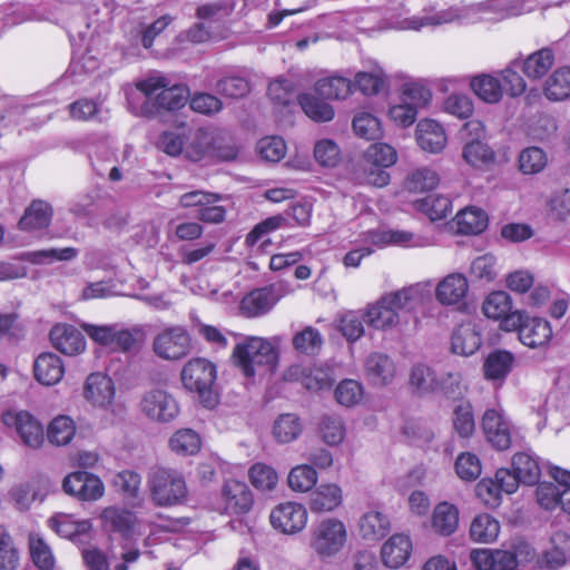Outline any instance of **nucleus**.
<instances>
[{
	"mask_svg": "<svg viewBox=\"0 0 570 570\" xmlns=\"http://www.w3.org/2000/svg\"><path fill=\"white\" fill-rule=\"evenodd\" d=\"M342 500V490L337 484H321L311 493L309 508L313 512H330L336 509Z\"/></svg>",
	"mask_w": 570,
	"mask_h": 570,
	"instance_id": "c756f323",
	"label": "nucleus"
},
{
	"mask_svg": "<svg viewBox=\"0 0 570 570\" xmlns=\"http://www.w3.org/2000/svg\"><path fill=\"white\" fill-rule=\"evenodd\" d=\"M512 309V299L504 291L491 292L482 303L483 314L491 320L499 321Z\"/></svg>",
	"mask_w": 570,
	"mask_h": 570,
	"instance_id": "de8ad7c7",
	"label": "nucleus"
},
{
	"mask_svg": "<svg viewBox=\"0 0 570 570\" xmlns=\"http://www.w3.org/2000/svg\"><path fill=\"white\" fill-rule=\"evenodd\" d=\"M168 444L169 449L177 455H195L202 448V439L191 429H180L170 436Z\"/></svg>",
	"mask_w": 570,
	"mask_h": 570,
	"instance_id": "58836bf2",
	"label": "nucleus"
},
{
	"mask_svg": "<svg viewBox=\"0 0 570 570\" xmlns=\"http://www.w3.org/2000/svg\"><path fill=\"white\" fill-rule=\"evenodd\" d=\"M454 223L461 234H479L485 229L488 216L480 208L468 207L455 215Z\"/></svg>",
	"mask_w": 570,
	"mask_h": 570,
	"instance_id": "4c0bfd02",
	"label": "nucleus"
},
{
	"mask_svg": "<svg viewBox=\"0 0 570 570\" xmlns=\"http://www.w3.org/2000/svg\"><path fill=\"white\" fill-rule=\"evenodd\" d=\"M303 425L299 417L293 413H285L275 420L273 435L279 443H289L301 435Z\"/></svg>",
	"mask_w": 570,
	"mask_h": 570,
	"instance_id": "37998d69",
	"label": "nucleus"
},
{
	"mask_svg": "<svg viewBox=\"0 0 570 570\" xmlns=\"http://www.w3.org/2000/svg\"><path fill=\"white\" fill-rule=\"evenodd\" d=\"M140 407L148 419L161 423L173 421L179 413L177 400L163 389L146 392L141 397Z\"/></svg>",
	"mask_w": 570,
	"mask_h": 570,
	"instance_id": "9b49d317",
	"label": "nucleus"
},
{
	"mask_svg": "<svg viewBox=\"0 0 570 570\" xmlns=\"http://www.w3.org/2000/svg\"><path fill=\"white\" fill-rule=\"evenodd\" d=\"M2 422L29 448L38 449L45 441L41 423L28 411L9 410L2 414Z\"/></svg>",
	"mask_w": 570,
	"mask_h": 570,
	"instance_id": "9d476101",
	"label": "nucleus"
},
{
	"mask_svg": "<svg viewBox=\"0 0 570 570\" xmlns=\"http://www.w3.org/2000/svg\"><path fill=\"white\" fill-rule=\"evenodd\" d=\"M365 317L368 326L379 331H390L402 326L400 313L389 302H383V296L366 307Z\"/></svg>",
	"mask_w": 570,
	"mask_h": 570,
	"instance_id": "aec40b11",
	"label": "nucleus"
},
{
	"mask_svg": "<svg viewBox=\"0 0 570 570\" xmlns=\"http://www.w3.org/2000/svg\"><path fill=\"white\" fill-rule=\"evenodd\" d=\"M364 320H366L365 312H344L338 320V330L347 341L355 342L364 334Z\"/></svg>",
	"mask_w": 570,
	"mask_h": 570,
	"instance_id": "603ef678",
	"label": "nucleus"
},
{
	"mask_svg": "<svg viewBox=\"0 0 570 570\" xmlns=\"http://www.w3.org/2000/svg\"><path fill=\"white\" fill-rule=\"evenodd\" d=\"M285 379L299 381L302 385L309 391H318L332 385L330 373L316 366L293 365L286 371Z\"/></svg>",
	"mask_w": 570,
	"mask_h": 570,
	"instance_id": "5701e85b",
	"label": "nucleus"
},
{
	"mask_svg": "<svg viewBox=\"0 0 570 570\" xmlns=\"http://www.w3.org/2000/svg\"><path fill=\"white\" fill-rule=\"evenodd\" d=\"M463 129L469 134H474L475 138L468 141L462 148L463 160L472 168L483 169L494 163L495 154L492 148L480 140L484 127L479 120H470L464 124Z\"/></svg>",
	"mask_w": 570,
	"mask_h": 570,
	"instance_id": "f8f14e48",
	"label": "nucleus"
},
{
	"mask_svg": "<svg viewBox=\"0 0 570 570\" xmlns=\"http://www.w3.org/2000/svg\"><path fill=\"white\" fill-rule=\"evenodd\" d=\"M468 292V278L461 273H451L438 283L435 298L445 306L458 305L463 303Z\"/></svg>",
	"mask_w": 570,
	"mask_h": 570,
	"instance_id": "f3484780",
	"label": "nucleus"
},
{
	"mask_svg": "<svg viewBox=\"0 0 570 570\" xmlns=\"http://www.w3.org/2000/svg\"><path fill=\"white\" fill-rule=\"evenodd\" d=\"M412 552V542L409 535L393 534L382 547L381 557L383 563L392 569L402 567Z\"/></svg>",
	"mask_w": 570,
	"mask_h": 570,
	"instance_id": "b1692460",
	"label": "nucleus"
},
{
	"mask_svg": "<svg viewBox=\"0 0 570 570\" xmlns=\"http://www.w3.org/2000/svg\"><path fill=\"white\" fill-rule=\"evenodd\" d=\"M345 541L344 523L337 519L327 518L313 528L311 547L321 557H331L343 548Z\"/></svg>",
	"mask_w": 570,
	"mask_h": 570,
	"instance_id": "6e6552de",
	"label": "nucleus"
},
{
	"mask_svg": "<svg viewBox=\"0 0 570 570\" xmlns=\"http://www.w3.org/2000/svg\"><path fill=\"white\" fill-rule=\"evenodd\" d=\"M500 532L499 521L488 513L476 515L470 527V537L473 541L490 543Z\"/></svg>",
	"mask_w": 570,
	"mask_h": 570,
	"instance_id": "c03bdc74",
	"label": "nucleus"
},
{
	"mask_svg": "<svg viewBox=\"0 0 570 570\" xmlns=\"http://www.w3.org/2000/svg\"><path fill=\"white\" fill-rule=\"evenodd\" d=\"M298 102L305 115L315 121H330L334 117L332 106L311 94L299 95Z\"/></svg>",
	"mask_w": 570,
	"mask_h": 570,
	"instance_id": "8fccbe9b",
	"label": "nucleus"
},
{
	"mask_svg": "<svg viewBox=\"0 0 570 570\" xmlns=\"http://www.w3.org/2000/svg\"><path fill=\"white\" fill-rule=\"evenodd\" d=\"M250 484L261 492H271L276 489L279 476L274 468L264 463H255L248 470Z\"/></svg>",
	"mask_w": 570,
	"mask_h": 570,
	"instance_id": "49530a36",
	"label": "nucleus"
},
{
	"mask_svg": "<svg viewBox=\"0 0 570 570\" xmlns=\"http://www.w3.org/2000/svg\"><path fill=\"white\" fill-rule=\"evenodd\" d=\"M76 433L73 421L66 415L55 417L48 425L47 436L50 443L61 446L71 442Z\"/></svg>",
	"mask_w": 570,
	"mask_h": 570,
	"instance_id": "09e8293b",
	"label": "nucleus"
},
{
	"mask_svg": "<svg viewBox=\"0 0 570 570\" xmlns=\"http://www.w3.org/2000/svg\"><path fill=\"white\" fill-rule=\"evenodd\" d=\"M513 363L514 356L508 351H494L490 353L483 364L485 379L502 382L511 372Z\"/></svg>",
	"mask_w": 570,
	"mask_h": 570,
	"instance_id": "72a5a7b5",
	"label": "nucleus"
},
{
	"mask_svg": "<svg viewBox=\"0 0 570 570\" xmlns=\"http://www.w3.org/2000/svg\"><path fill=\"white\" fill-rule=\"evenodd\" d=\"M315 90L326 99H345L353 92V85L347 78L331 76L317 80Z\"/></svg>",
	"mask_w": 570,
	"mask_h": 570,
	"instance_id": "ea45409f",
	"label": "nucleus"
},
{
	"mask_svg": "<svg viewBox=\"0 0 570 570\" xmlns=\"http://www.w3.org/2000/svg\"><path fill=\"white\" fill-rule=\"evenodd\" d=\"M136 88L149 101L155 99V107L159 109L174 110L183 107L187 100V88L183 85L173 83L163 75H151L136 83ZM142 112L151 115L154 106L145 105Z\"/></svg>",
	"mask_w": 570,
	"mask_h": 570,
	"instance_id": "7ed1b4c3",
	"label": "nucleus"
},
{
	"mask_svg": "<svg viewBox=\"0 0 570 570\" xmlns=\"http://www.w3.org/2000/svg\"><path fill=\"white\" fill-rule=\"evenodd\" d=\"M19 563L18 550L11 535L0 524V570H16Z\"/></svg>",
	"mask_w": 570,
	"mask_h": 570,
	"instance_id": "338daca9",
	"label": "nucleus"
},
{
	"mask_svg": "<svg viewBox=\"0 0 570 570\" xmlns=\"http://www.w3.org/2000/svg\"><path fill=\"white\" fill-rule=\"evenodd\" d=\"M432 283L419 282L383 295V302H389L399 313L411 312L423 305L431 297Z\"/></svg>",
	"mask_w": 570,
	"mask_h": 570,
	"instance_id": "4468645a",
	"label": "nucleus"
},
{
	"mask_svg": "<svg viewBox=\"0 0 570 570\" xmlns=\"http://www.w3.org/2000/svg\"><path fill=\"white\" fill-rule=\"evenodd\" d=\"M453 428L463 439L472 436L475 431L473 407L470 402H461L453 410Z\"/></svg>",
	"mask_w": 570,
	"mask_h": 570,
	"instance_id": "5fc2aeb1",
	"label": "nucleus"
},
{
	"mask_svg": "<svg viewBox=\"0 0 570 570\" xmlns=\"http://www.w3.org/2000/svg\"><path fill=\"white\" fill-rule=\"evenodd\" d=\"M360 534L368 541H377L390 531V520L379 511H368L362 515L358 523Z\"/></svg>",
	"mask_w": 570,
	"mask_h": 570,
	"instance_id": "f704fd0d",
	"label": "nucleus"
},
{
	"mask_svg": "<svg viewBox=\"0 0 570 570\" xmlns=\"http://www.w3.org/2000/svg\"><path fill=\"white\" fill-rule=\"evenodd\" d=\"M485 439L497 450L503 451L511 445V424L500 407L488 409L481 419Z\"/></svg>",
	"mask_w": 570,
	"mask_h": 570,
	"instance_id": "ddd939ff",
	"label": "nucleus"
},
{
	"mask_svg": "<svg viewBox=\"0 0 570 570\" xmlns=\"http://www.w3.org/2000/svg\"><path fill=\"white\" fill-rule=\"evenodd\" d=\"M36 380L47 386H51L61 381L65 374V366L61 358L53 353L40 354L33 364Z\"/></svg>",
	"mask_w": 570,
	"mask_h": 570,
	"instance_id": "393cba45",
	"label": "nucleus"
},
{
	"mask_svg": "<svg viewBox=\"0 0 570 570\" xmlns=\"http://www.w3.org/2000/svg\"><path fill=\"white\" fill-rule=\"evenodd\" d=\"M364 371L373 385L384 386L393 382L396 375V365L389 355L374 352L366 357Z\"/></svg>",
	"mask_w": 570,
	"mask_h": 570,
	"instance_id": "6ab92c4d",
	"label": "nucleus"
},
{
	"mask_svg": "<svg viewBox=\"0 0 570 570\" xmlns=\"http://www.w3.org/2000/svg\"><path fill=\"white\" fill-rule=\"evenodd\" d=\"M459 525L458 508L446 501L439 503L432 514V527L441 535H450Z\"/></svg>",
	"mask_w": 570,
	"mask_h": 570,
	"instance_id": "e433bc0d",
	"label": "nucleus"
},
{
	"mask_svg": "<svg viewBox=\"0 0 570 570\" xmlns=\"http://www.w3.org/2000/svg\"><path fill=\"white\" fill-rule=\"evenodd\" d=\"M307 522L306 509L295 502L277 505L271 513L272 525L283 533H296L303 530Z\"/></svg>",
	"mask_w": 570,
	"mask_h": 570,
	"instance_id": "2eb2a0df",
	"label": "nucleus"
},
{
	"mask_svg": "<svg viewBox=\"0 0 570 570\" xmlns=\"http://www.w3.org/2000/svg\"><path fill=\"white\" fill-rule=\"evenodd\" d=\"M523 0H488L469 7H453L441 10L433 16L405 18L396 23L402 30H419L424 26H440L454 21L471 20L480 13L481 18L502 20L524 12Z\"/></svg>",
	"mask_w": 570,
	"mask_h": 570,
	"instance_id": "f257e3e1",
	"label": "nucleus"
},
{
	"mask_svg": "<svg viewBox=\"0 0 570 570\" xmlns=\"http://www.w3.org/2000/svg\"><path fill=\"white\" fill-rule=\"evenodd\" d=\"M438 374L439 372L436 370L424 363L414 364L409 374L410 389L420 396L434 394Z\"/></svg>",
	"mask_w": 570,
	"mask_h": 570,
	"instance_id": "c85d7f7f",
	"label": "nucleus"
},
{
	"mask_svg": "<svg viewBox=\"0 0 570 570\" xmlns=\"http://www.w3.org/2000/svg\"><path fill=\"white\" fill-rule=\"evenodd\" d=\"M469 85L473 94L487 104H497L503 97V87L497 76L481 73L470 78Z\"/></svg>",
	"mask_w": 570,
	"mask_h": 570,
	"instance_id": "cd10ccee",
	"label": "nucleus"
},
{
	"mask_svg": "<svg viewBox=\"0 0 570 570\" xmlns=\"http://www.w3.org/2000/svg\"><path fill=\"white\" fill-rule=\"evenodd\" d=\"M396 160V150L387 144H373L366 149L364 154V163L379 165L386 168L393 166Z\"/></svg>",
	"mask_w": 570,
	"mask_h": 570,
	"instance_id": "e2e57ef3",
	"label": "nucleus"
},
{
	"mask_svg": "<svg viewBox=\"0 0 570 570\" xmlns=\"http://www.w3.org/2000/svg\"><path fill=\"white\" fill-rule=\"evenodd\" d=\"M416 210L425 214L431 220L445 218L452 210V203L443 195H429L414 202Z\"/></svg>",
	"mask_w": 570,
	"mask_h": 570,
	"instance_id": "a19ab883",
	"label": "nucleus"
},
{
	"mask_svg": "<svg viewBox=\"0 0 570 570\" xmlns=\"http://www.w3.org/2000/svg\"><path fill=\"white\" fill-rule=\"evenodd\" d=\"M320 433L328 445H338L345 436V425L337 415H325L320 422Z\"/></svg>",
	"mask_w": 570,
	"mask_h": 570,
	"instance_id": "13d9d810",
	"label": "nucleus"
},
{
	"mask_svg": "<svg viewBox=\"0 0 570 570\" xmlns=\"http://www.w3.org/2000/svg\"><path fill=\"white\" fill-rule=\"evenodd\" d=\"M352 126L355 135L366 140L377 139L382 135L380 120L366 111L357 112L353 118Z\"/></svg>",
	"mask_w": 570,
	"mask_h": 570,
	"instance_id": "864d4df0",
	"label": "nucleus"
},
{
	"mask_svg": "<svg viewBox=\"0 0 570 570\" xmlns=\"http://www.w3.org/2000/svg\"><path fill=\"white\" fill-rule=\"evenodd\" d=\"M370 243L379 247L386 245L419 246L420 242L415 239L414 234L404 230L377 229L370 230L367 238Z\"/></svg>",
	"mask_w": 570,
	"mask_h": 570,
	"instance_id": "79ce46f5",
	"label": "nucleus"
},
{
	"mask_svg": "<svg viewBox=\"0 0 570 570\" xmlns=\"http://www.w3.org/2000/svg\"><path fill=\"white\" fill-rule=\"evenodd\" d=\"M148 488L151 500L159 507L179 504L187 497L186 481L183 474L174 469L153 468L148 474Z\"/></svg>",
	"mask_w": 570,
	"mask_h": 570,
	"instance_id": "20e7f679",
	"label": "nucleus"
},
{
	"mask_svg": "<svg viewBox=\"0 0 570 570\" xmlns=\"http://www.w3.org/2000/svg\"><path fill=\"white\" fill-rule=\"evenodd\" d=\"M291 288L283 282L256 288L246 294L240 302V312L247 317H257L268 313L273 306L287 294Z\"/></svg>",
	"mask_w": 570,
	"mask_h": 570,
	"instance_id": "1a4fd4ad",
	"label": "nucleus"
},
{
	"mask_svg": "<svg viewBox=\"0 0 570 570\" xmlns=\"http://www.w3.org/2000/svg\"><path fill=\"white\" fill-rule=\"evenodd\" d=\"M216 376V366L203 357L189 360L180 372L184 387L196 393L206 407H214L217 403L216 394L212 389Z\"/></svg>",
	"mask_w": 570,
	"mask_h": 570,
	"instance_id": "39448f33",
	"label": "nucleus"
},
{
	"mask_svg": "<svg viewBox=\"0 0 570 570\" xmlns=\"http://www.w3.org/2000/svg\"><path fill=\"white\" fill-rule=\"evenodd\" d=\"M51 527L63 538L72 539L76 535L90 530L91 523L88 520L72 521L67 514H58L50 519Z\"/></svg>",
	"mask_w": 570,
	"mask_h": 570,
	"instance_id": "bf43d9fd",
	"label": "nucleus"
},
{
	"mask_svg": "<svg viewBox=\"0 0 570 570\" xmlns=\"http://www.w3.org/2000/svg\"><path fill=\"white\" fill-rule=\"evenodd\" d=\"M335 399L346 407L354 406L363 399V387L355 380H343L335 389Z\"/></svg>",
	"mask_w": 570,
	"mask_h": 570,
	"instance_id": "774afa93",
	"label": "nucleus"
},
{
	"mask_svg": "<svg viewBox=\"0 0 570 570\" xmlns=\"http://www.w3.org/2000/svg\"><path fill=\"white\" fill-rule=\"evenodd\" d=\"M83 396L94 406L107 409L115 396L111 379L102 373H91L85 382Z\"/></svg>",
	"mask_w": 570,
	"mask_h": 570,
	"instance_id": "a211bd4d",
	"label": "nucleus"
},
{
	"mask_svg": "<svg viewBox=\"0 0 570 570\" xmlns=\"http://www.w3.org/2000/svg\"><path fill=\"white\" fill-rule=\"evenodd\" d=\"M520 341L522 344L531 347H543L552 338V328L550 323L541 317H529L520 330Z\"/></svg>",
	"mask_w": 570,
	"mask_h": 570,
	"instance_id": "a878e982",
	"label": "nucleus"
},
{
	"mask_svg": "<svg viewBox=\"0 0 570 570\" xmlns=\"http://www.w3.org/2000/svg\"><path fill=\"white\" fill-rule=\"evenodd\" d=\"M430 99L429 89L416 83L404 85L401 101L390 108L389 117L396 125L409 127L415 122L417 110L426 106Z\"/></svg>",
	"mask_w": 570,
	"mask_h": 570,
	"instance_id": "423d86ee",
	"label": "nucleus"
},
{
	"mask_svg": "<svg viewBox=\"0 0 570 570\" xmlns=\"http://www.w3.org/2000/svg\"><path fill=\"white\" fill-rule=\"evenodd\" d=\"M52 217L50 205L42 200H33L18 223L21 230L41 229L49 226Z\"/></svg>",
	"mask_w": 570,
	"mask_h": 570,
	"instance_id": "2f4dec72",
	"label": "nucleus"
},
{
	"mask_svg": "<svg viewBox=\"0 0 570 570\" xmlns=\"http://www.w3.org/2000/svg\"><path fill=\"white\" fill-rule=\"evenodd\" d=\"M225 510L232 514L247 513L253 507V494L240 481L228 480L223 488Z\"/></svg>",
	"mask_w": 570,
	"mask_h": 570,
	"instance_id": "4be33fe9",
	"label": "nucleus"
},
{
	"mask_svg": "<svg viewBox=\"0 0 570 570\" xmlns=\"http://www.w3.org/2000/svg\"><path fill=\"white\" fill-rule=\"evenodd\" d=\"M287 482L293 491L307 492L316 484L317 472L312 465H297L291 470Z\"/></svg>",
	"mask_w": 570,
	"mask_h": 570,
	"instance_id": "6e6d98bb",
	"label": "nucleus"
},
{
	"mask_svg": "<svg viewBox=\"0 0 570 570\" xmlns=\"http://www.w3.org/2000/svg\"><path fill=\"white\" fill-rule=\"evenodd\" d=\"M440 183L439 174L429 167L413 170L405 180V187L410 191L423 193L435 188Z\"/></svg>",
	"mask_w": 570,
	"mask_h": 570,
	"instance_id": "3c124183",
	"label": "nucleus"
},
{
	"mask_svg": "<svg viewBox=\"0 0 570 570\" xmlns=\"http://www.w3.org/2000/svg\"><path fill=\"white\" fill-rule=\"evenodd\" d=\"M233 357L242 373L252 377L272 372L277 364L278 354L269 341L252 336L234 347Z\"/></svg>",
	"mask_w": 570,
	"mask_h": 570,
	"instance_id": "f03ea898",
	"label": "nucleus"
},
{
	"mask_svg": "<svg viewBox=\"0 0 570 570\" xmlns=\"http://www.w3.org/2000/svg\"><path fill=\"white\" fill-rule=\"evenodd\" d=\"M190 335L181 325L165 327L154 338V353L167 361H178L189 354Z\"/></svg>",
	"mask_w": 570,
	"mask_h": 570,
	"instance_id": "0eeeda50",
	"label": "nucleus"
},
{
	"mask_svg": "<svg viewBox=\"0 0 570 570\" xmlns=\"http://www.w3.org/2000/svg\"><path fill=\"white\" fill-rule=\"evenodd\" d=\"M543 94L550 101H562L570 97V67L556 69L543 83Z\"/></svg>",
	"mask_w": 570,
	"mask_h": 570,
	"instance_id": "473e14b6",
	"label": "nucleus"
},
{
	"mask_svg": "<svg viewBox=\"0 0 570 570\" xmlns=\"http://www.w3.org/2000/svg\"><path fill=\"white\" fill-rule=\"evenodd\" d=\"M415 135L419 146L430 154L441 153L448 144L444 128L432 119H422L416 126Z\"/></svg>",
	"mask_w": 570,
	"mask_h": 570,
	"instance_id": "412c9836",
	"label": "nucleus"
},
{
	"mask_svg": "<svg viewBox=\"0 0 570 570\" xmlns=\"http://www.w3.org/2000/svg\"><path fill=\"white\" fill-rule=\"evenodd\" d=\"M468 390V382L459 368L448 367L439 372L435 393L450 400H460Z\"/></svg>",
	"mask_w": 570,
	"mask_h": 570,
	"instance_id": "bb28decb",
	"label": "nucleus"
},
{
	"mask_svg": "<svg viewBox=\"0 0 570 570\" xmlns=\"http://www.w3.org/2000/svg\"><path fill=\"white\" fill-rule=\"evenodd\" d=\"M49 337L52 346L65 355L75 356L86 350V340L73 325L58 323L50 330Z\"/></svg>",
	"mask_w": 570,
	"mask_h": 570,
	"instance_id": "dca6fc26",
	"label": "nucleus"
},
{
	"mask_svg": "<svg viewBox=\"0 0 570 570\" xmlns=\"http://www.w3.org/2000/svg\"><path fill=\"white\" fill-rule=\"evenodd\" d=\"M553 63V51L550 48H542L524 59L522 70L529 79L539 80L547 75Z\"/></svg>",
	"mask_w": 570,
	"mask_h": 570,
	"instance_id": "c9c22d12",
	"label": "nucleus"
},
{
	"mask_svg": "<svg viewBox=\"0 0 570 570\" xmlns=\"http://www.w3.org/2000/svg\"><path fill=\"white\" fill-rule=\"evenodd\" d=\"M29 548L32 561L40 570H51L55 558L49 546L39 537L30 535Z\"/></svg>",
	"mask_w": 570,
	"mask_h": 570,
	"instance_id": "69168bd1",
	"label": "nucleus"
},
{
	"mask_svg": "<svg viewBox=\"0 0 570 570\" xmlns=\"http://www.w3.org/2000/svg\"><path fill=\"white\" fill-rule=\"evenodd\" d=\"M385 83V78L382 71L364 72L360 71L355 75L353 85V92L360 90L363 95L372 96L379 94Z\"/></svg>",
	"mask_w": 570,
	"mask_h": 570,
	"instance_id": "0e129e2a",
	"label": "nucleus"
},
{
	"mask_svg": "<svg viewBox=\"0 0 570 570\" xmlns=\"http://www.w3.org/2000/svg\"><path fill=\"white\" fill-rule=\"evenodd\" d=\"M322 343L323 340L321 333L312 326L305 327L293 337L294 348L307 355H314L317 353Z\"/></svg>",
	"mask_w": 570,
	"mask_h": 570,
	"instance_id": "052dcab7",
	"label": "nucleus"
},
{
	"mask_svg": "<svg viewBox=\"0 0 570 570\" xmlns=\"http://www.w3.org/2000/svg\"><path fill=\"white\" fill-rule=\"evenodd\" d=\"M547 155L539 147H528L519 156L520 170L525 175L538 174L547 166Z\"/></svg>",
	"mask_w": 570,
	"mask_h": 570,
	"instance_id": "680f3d73",
	"label": "nucleus"
},
{
	"mask_svg": "<svg viewBox=\"0 0 570 570\" xmlns=\"http://www.w3.org/2000/svg\"><path fill=\"white\" fill-rule=\"evenodd\" d=\"M512 469L523 484L532 485L539 481L541 469L539 462L529 453H515L512 458Z\"/></svg>",
	"mask_w": 570,
	"mask_h": 570,
	"instance_id": "a18cd8bd",
	"label": "nucleus"
},
{
	"mask_svg": "<svg viewBox=\"0 0 570 570\" xmlns=\"http://www.w3.org/2000/svg\"><path fill=\"white\" fill-rule=\"evenodd\" d=\"M481 345V338L474 325L462 324L452 334V352L462 356L475 353Z\"/></svg>",
	"mask_w": 570,
	"mask_h": 570,
	"instance_id": "7c9ffc66",
	"label": "nucleus"
},
{
	"mask_svg": "<svg viewBox=\"0 0 570 570\" xmlns=\"http://www.w3.org/2000/svg\"><path fill=\"white\" fill-rule=\"evenodd\" d=\"M78 252L73 247L49 248L28 252L22 255V259L31 264H46L52 261H70L77 256Z\"/></svg>",
	"mask_w": 570,
	"mask_h": 570,
	"instance_id": "4d7b16f0",
	"label": "nucleus"
}]
</instances>
